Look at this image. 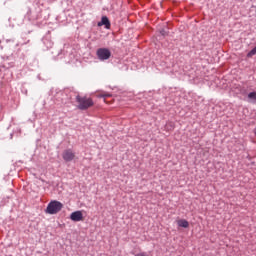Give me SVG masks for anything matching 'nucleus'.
Returning a JSON list of instances; mask_svg holds the SVG:
<instances>
[{
  "mask_svg": "<svg viewBox=\"0 0 256 256\" xmlns=\"http://www.w3.org/2000/svg\"><path fill=\"white\" fill-rule=\"evenodd\" d=\"M76 103H78L77 107L81 111H86V109H89L90 107H93L95 103L93 102V99L87 96H81L77 95L76 96Z\"/></svg>",
  "mask_w": 256,
  "mask_h": 256,
  "instance_id": "f257e3e1",
  "label": "nucleus"
},
{
  "mask_svg": "<svg viewBox=\"0 0 256 256\" xmlns=\"http://www.w3.org/2000/svg\"><path fill=\"white\" fill-rule=\"evenodd\" d=\"M178 227H183L184 229H187L189 227V221L185 219H180L177 221Z\"/></svg>",
  "mask_w": 256,
  "mask_h": 256,
  "instance_id": "0eeeda50",
  "label": "nucleus"
},
{
  "mask_svg": "<svg viewBox=\"0 0 256 256\" xmlns=\"http://www.w3.org/2000/svg\"><path fill=\"white\" fill-rule=\"evenodd\" d=\"M256 55V46L247 54V57H253Z\"/></svg>",
  "mask_w": 256,
  "mask_h": 256,
  "instance_id": "1a4fd4ad",
  "label": "nucleus"
},
{
  "mask_svg": "<svg viewBox=\"0 0 256 256\" xmlns=\"http://www.w3.org/2000/svg\"><path fill=\"white\" fill-rule=\"evenodd\" d=\"M70 219H71V221H74V222L83 221V212H81L79 210L72 212L70 215Z\"/></svg>",
  "mask_w": 256,
  "mask_h": 256,
  "instance_id": "39448f33",
  "label": "nucleus"
},
{
  "mask_svg": "<svg viewBox=\"0 0 256 256\" xmlns=\"http://www.w3.org/2000/svg\"><path fill=\"white\" fill-rule=\"evenodd\" d=\"M248 99H252V101H256V92H250L248 94Z\"/></svg>",
  "mask_w": 256,
  "mask_h": 256,
  "instance_id": "6e6552de",
  "label": "nucleus"
},
{
  "mask_svg": "<svg viewBox=\"0 0 256 256\" xmlns=\"http://www.w3.org/2000/svg\"><path fill=\"white\" fill-rule=\"evenodd\" d=\"M62 157H63L64 161L69 163V162L73 161V159H75V153L73 152V150L67 149L62 153Z\"/></svg>",
  "mask_w": 256,
  "mask_h": 256,
  "instance_id": "20e7f679",
  "label": "nucleus"
},
{
  "mask_svg": "<svg viewBox=\"0 0 256 256\" xmlns=\"http://www.w3.org/2000/svg\"><path fill=\"white\" fill-rule=\"evenodd\" d=\"M98 97H103V98L111 97V94H109V93H102Z\"/></svg>",
  "mask_w": 256,
  "mask_h": 256,
  "instance_id": "9d476101",
  "label": "nucleus"
},
{
  "mask_svg": "<svg viewBox=\"0 0 256 256\" xmlns=\"http://www.w3.org/2000/svg\"><path fill=\"white\" fill-rule=\"evenodd\" d=\"M61 209H63V203L53 200L48 204L46 213H48V215H57Z\"/></svg>",
  "mask_w": 256,
  "mask_h": 256,
  "instance_id": "f03ea898",
  "label": "nucleus"
},
{
  "mask_svg": "<svg viewBox=\"0 0 256 256\" xmlns=\"http://www.w3.org/2000/svg\"><path fill=\"white\" fill-rule=\"evenodd\" d=\"M105 26L106 29H111V22L107 16H103L101 22L98 23V27Z\"/></svg>",
  "mask_w": 256,
  "mask_h": 256,
  "instance_id": "423d86ee",
  "label": "nucleus"
},
{
  "mask_svg": "<svg viewBox=\"0 0 256 256\" xmlns=\"http://www.w3.org/2000/svg\"><path fill=\"white\" fill-rule=\"evenodd\" d=\"M96 55L100 61H107V59L111 58V50L108 48H99Z\"/></svg>",
  "mask_w": 256,
  "mask_h": 256,
  "instance_id": "7ed1b4c3",
  "label": "nucleus"
}]
</instances>
